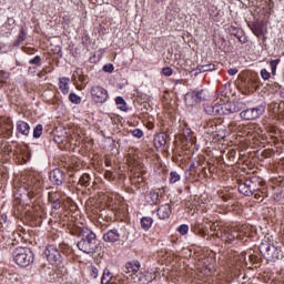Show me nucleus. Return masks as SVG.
<instances>
[{"label":"nucleus","instance_id":"1","mask_svg":"<svg viewBox=\"0 0 284 284\" xmlns=\"http://www.w3.org/2000/svg\"><path fill=\"white\" fill-rule=\"evenodd\" d=\"M125 278H131L134 283L148 284L152 282V273H141V263L139 261L128 262L123 268Z\"/></svg>","mask_w":284,"mask_h":284},{"label":"nucleus","instance_id":"2","mask_svg":"<svg viewBox=\"0 0 284 284\" xmlns=\"http://www.w3.org/2000/svg\"><path fill=\"white\" fill-rule=\"evenodd\" d=\"M78 248L84 254H94L99 250V242L97 241V234L89 229H83L80 233V241L78 242Z\"/></svg>","mask_w":284,"mask_h":284},{"label":"nucleus","instance_id":"3","mask_svg":"<svg viewBox=\"0 0 284 284\" xmlns=\"http://www.w3.org/2000/svg\"><path fill=\"white\" fill-rule=\"evenodd\" d=\"M265 185L263 178L253 175L239 184V192L244 196H253L255 192H258Z\"/></svg>","mask_w":284,"mask_h":284},{"label":"nucleus","instance_id":"4","mask_svg":"<svg viewBox=\"0 0 284 284\" xmlns=\"http://www.w3.org/2000/svg\"><path fill=\"white\" fill-rule=\"evenodd\" d=\"M258 251L267 263H276V261L283 258V252L281 248L274 246V244H271L267 240L260 244Z\"/></svg>","mask_w":284,"mask_h":284},{"label":"nucleus","instance_id":"5","mask_svg":"<svg viewBox=\"0 0 284 284\" xmlns=\"http://www.w3.org/2000/svg\"><path fill=\"white\" fill-rule=\"evenodd\" d=\"M13 261L19 267H29L34 263V253L29 247H17L12 252Z\"/></svg>","mask_w":284,"mask_h":284},{"label":"nucleus","instance_id":"6","mask_svg":"<svg viewBox=\"0 0 284 284\" xmlns=\"http://www.w3.org/2000/svg\"><path fill=\"white\" fill-rule=\"evenodd\" d=\"M217 115L225 116L230 114H236V112H241L245 110V103L241 101H229L223 104H217Z\"/></svg>","mask_w":284,"mask_h":284},{"label":"nucleus","instance_id":"7","mask_svg":"<svg viewBox=\"0 0 284 284\" xmlns=\"http://www.w3.org/2000/svg\"><path fill=\"white\" fill-rule=\"evenodd\" d=\"M263 106H255V108H248V109H243L240 112V118L243 121H256V119H260L263 116Z\"/></svg>","mask_w":284,"mask_h":284},{"label":"nucleus","instance_id":"8","mask_svg":"<svg viewBox=\"0 0 284 284\" xmlns=\"http://www.w3.org/2000/svg\"><path fill=\"white\" fill-rule=\"evenodd\" d=\"M48 190H50L48 193V201L51 203V207L53 210H61V199L63 196V192L54 190L53 186H49Z\"/></svg>","mask_w":284,"mask_h":284},{"label":"nucleus","instance_id":"9","mask_svg":"<svg viewBox=\"0 0 284 284\" xmlns=\"http://www.w3.org/2000/svg\"><path fill=\"white\" fill-rule=\"evenodd\" d=\"M44 254L50 265H59V263H61V253L57 246L52 244L48 245L44 250Z\"/></svg>","mask_w":284,"mask_h":284},{"label":"nucleus","instance_id":"10","mask_svg":"<svg viewBox=\"0 0 284 284\" xmlns=\"http://www.w3.org/2000/svg\"><path fill=\"white\" fill-rule=\"evenodd\" d=\"M91 98L94 103L103 104L105 101H108V90L101 85H93L91 88Z\"/></svg>","mask_w":284,"mask_h":284},{"label":"nucleus","instance_id":"11","mask_svg":"<svg viewBox=\"0 0 284 284\" xmlns=\"http://www.w3.org/2000/svg\"><path fill=\"white\" fill-rule=\"evenodd\" d=\"M49 180L51 181L52 185L61 187V185L65 183V172H63L61 169H53L49 173Z\"/></svg>","mask_w":284,"mask_h":284},{"label":"nucleus","instance_id":"12","mask_svg":"<svg viewBox=\"0 0 284 284\" xmlns=\"http://www.w3.org/2000/svg\"><path fill=\"white\" fill-rule=\"evenodd\" d=\"M168 143V134L165 132H160L154 136L153 145L156 150H163Z\"/></svg>","mask_w":284,"mask_h":284},{"label":"nucleus","instance_id":"13","mask_svg":"<svg viewBox=\"0 0 284 284\" xmlns=\"http://www.w3.org/2000/svg\"><path fill=\"white\" fill-rule=\"evenodd\" d=\"M42 190H43V180L41 178H32L31 191H30L32 196H38V194H41Z\"/></svg>","mask_w":284,"mask_h":284},{"label":"nucleus","instance_id":"14","mask_svg":"<svg viewBox=\"0 0 284 284\" xmlns=\"http://www.w3.org/2000/svg\"><path fill=\"white\" fill-rule=\"evenodd\" d=\"M156 212L159 219H161V221H165L166 219H170L172 214V206L170 204H162Z\"/></svg>","mask_w":284,"mask_h":284},{"label":"nucleus","instance_id":"15","mask_svg":"<svg viewBox=\"0 0 284 284\" xmlns=\"http://www.w3.org/2000/svg\"><path fill=\"white\" fill-rule=\"evenodd\" d=\"M206 130L209 134H219L221 132V120L215 119L206 123Z\"/></svg>","mask_w":284,"mask_h":284},{"label":"nucleus","instance_id":"16","mask_svg":"<svg viewBox=\"0 0 284 284\" xmlns=\"http://www.w3.org/2000/svg\"><path fill=\"white\" fill-rule=\"evenodd\" d=\"M2 276L6 278V281H8V283L11 284H17L19 281H21V275L14 271H3Z\"/></svg>","mask_w":284,"mask_h":284},{"label":"nucleus","instance_id":"17","mask_svg":"<svg viewBox=\"0 0 284 284\" xmlns=\"http://www.w3.org/2000/svg\"><path fill=\"white\" fill-rule=\"evenodd\" d=\"M119 239H121V235L119 234V231H116L115 229L110 230L103 234V241H105V243H116Z\"/></svg>","mask_w":284,"mask_h":284},{"label":"nucleus","instance_id":"18","mask_svg":"<svg viewBox=\"0 0 284 284\" xmlns=\"http://www.w3.org/2000/svg\"><path fill=\"white\" fill-rule=\"evenodd\" d=\"M144 199L148 205H159L160 203L159 193L154 191L146 193Z\"/></svg>","mask_w":284,"mask_h":284},{"label":"nucleus","instance_id":"19","mask_svg":"<svg viewBox=\"0 0 284 284\" xmlns=\"http://www.w3.org/2000/svg\"><path fill=\"white\" fill-rule=\"evenodd\" d=\"M70 78H60L59 79V90L62 94H68L70 92Z\"/></svg>","mask_w":284,"mask_h":284},{"label":"nucleus","instance_id":"20","mask_svg":"<svg viewBox=\"0 0 284 284\" xmlns=\"http://www.w3.org/2000/svg\"><path fill=\"white\" fill-rule=\"evenodd\" d=\"M17 130L23 136H28V134H30V124H28V122L19 121L17 123Z\"/></svg>","mask_w":284,"mask_h":284},{"label":"nucleus","instance_id":"21","mask_svg":"<svg viewBox=\"0 0 284 284\" xmlns=\"http://www.w3.org/2000/svg\"><path fill=\"white\" fill-rule=\"evenodd\" d=\"M101 284H116V282H114V276L112 275V272H110V270H104L101 278Z\"/></svg>","mask_w":284,"mask_h":284},{"label":"nucleus","instance_id":"22","mask_svg":"<svg viewBox=\"0 0 284 284\" xmlns=\"http://www.w3.org/2000/svg\"><path fill=\"white\" fill-rule=\"evenodd\" d=\"M192 231L194 232V234H197V236H202V239H205L207 234L203 229V224H201L200 222H195L194 226L192 227Z\"/></svg>","mask_w":284,"mask_h":284},{"label":"nucleus","instance_id":"23","mask_svg":"<svg viewBox=\"0 0 284 284\" xmlns=\"http://www.w3.org/2000/svg\"><path fill=\"white\" fill-rule=\"evenodd\" d=\"M131 183H132V185H143V183H145V180L143 179V174L134 173L131 176Z\"/></svg>","mask_w":284,"mask_h":284},{"label":"nucleus","instance_id":"24","mask_svg":"<svg viewBox=\"0 0 284 284\" xmlns=\"http://www.w3.org/2000/svg\"><path fill=\"white\" fill-rule=\"evenodd\" d=\"M254 194V199H256V201H263V199H265V196H267V186H262L261 190L256 191Z\"/></svg>","mask_w":284,"mask_h":284},{"label":"nucleus","instance_id":"25","mask_svg":"<svg viewBox=\"0 0 284 284\" xmlns=\"http://www.w3.org/2000/svg\"><path fill=\"white\" fill-rule=\"evenodd\" d=\"M268 112L272 114H281V103L273 101L268 104Z\"/></svg>","mask_w":284,"mask_h":284},{"label":"nucleus","instance_id":"26","mask_svg":"<svg viewBox=\"0 0 284 284\" xmlns=\"http://www.w3.org/2000/svg\"><path fill=\"white\" fill-rule=\"evenodd\" d=\"M217 104H204V111L206 112V114L211 115V116H216L217 115Z\"/></svg>","mask_w":284,"mask_h":284},{"label":"nucleus","instance_id":"27","mask_svg":"<svg viewBox=\"0 0 284 284\" xmlns=\"http://www.w3.org/2000/svg\"><path fill=\"white\" fill-rule=\"evenodd\" d=\"M153 222H154V220H152V217H142L141 219V227H142V230L148 232V230H150V227H152V223Z\"/></svg>","mask_w":284,"mask_h":284},{"label":"nucleus","instance_id":"28","mask_svg":"<svg viewBox=\"0 0 284 284\" xmlns=\"http://www.w3.org/2000/svg\"><path fill=\"white\" fill-rule=\"evenodd\" d=\"M210 230H211V232H214L212 234V236H217V239H221V236H223V232L221 231V226H219V224H216L214 222L211 223Z\"/></svg>","mask_w":284,"mask_h":284},{"label":"nucleus","instance_id":"29","mask_svg":"<svg viewBox=\"0 0 284 284\" xmlns=\"http://www.w3.org/2000/svg\"><path fill=\"white\" fill-rule=\"evenodd\" d=\"M115 103L116 105H119V110H121L122 112H128V104L125 103L123 97H118L115 99Z\"/></svg>","mask_w":284,"mask_h":284},{"label":"nucleus","instance_id":"30","mask_svg":"<svg viewBox=\"0 0 284 284\" xmlns=\"http://www.w3.org/2000/svg\"><path fill=\"white\" fill-rule=\"evenodd\" d=\"M192 97L196 103H201V101H205V95L203 94V90L193 91Z\"/></svg>","mask_w":284,"mask_h":284},{"label":"nucleus","instance_id":"31","mask_svg":"<svg viewBox=\"0 0 284 284\" xmlns=\"http://www.w3.org/2000/svg\"><path fill=\"white\" fill-rule=\"evenodd\" d=\"M90 181H91L90 174L84 173V174H82V176L80 178L79 184H80V185H83L84 187H88V186H90Z\"/></svg>","mask_w":284,"mask_h":284},{"label":"nucleus","instance_id":"32","mask_svg":"<svg viewBox=\"0 0 284 284\" xmlns=\"http://www.w3.org/2000/svg\"><path fill=\"white\" fill-rule=\"evenodd\" d=\"M233 37H236V39L240 41V43H247V36H245V32L239 30Z\"/></svg>","mask_w":284,"mask_h":284},{"label":"nucleus","instance_id":"33","mask_svg":"<svg viewBox=\"0 0 284 284\" xmlns=\"http://www.w3.org/2000/svg\"><path fill=\"white\" fill-rule=\"evenodd\" d=\"M199 72H212V70H215V65L210 64H203L197 67Z\"/></svg>","mask_w":284,"mask_h":284},{"label":"nucleus","instance_id":"34","mask_svg":"<svg viewBox=\"0 0 284 284\" xmlns=\"http://www.w3.org/2000/svg\"><path fill=\"white\" fill-rule=\"evenodd\" d=\"M179 181H181V174H179V172L176 171H172L170 173V183L174 184V183H179Z\"/></svg>","mask_w":284,"mask_h":284},{"label":"nucleus","instance_id":"35","mask_svg":"<svg viewBox=\"0 0 284 284\" xmlns=\"http://www.w3.org/2000/svg\"><path fill=\"white\" fill-rule=\"evenodd\" d=\"M27 39L26 29H20V34L18 36V39L16 41L17 45H21Z\"/></svg>","mask_w":284,"mask_h":284},{"label":"nucleus","instance_id":"36","mask_svg":"<svg viewBox=\"0 0 284 284\" xmlns=\"http://www.w3.org/2000/svg\"><path fill=\"white\" fill-rule=\"evenodd\" d=\"M41 134H43V125L38 124L33 129V139H41Z\"/></svg>","mask_w":284,"mask_h":284},{"label":"nucleus","instance_id":"37","mask_svg":"<svg viewBox=\"0 0 284 284\" xmlns=\"http://www.w3.org/2000/svg\"><path fill=\"white\" fill-rule=\"evenodd\" d=\"M69 101L75 105H79V103H81V97L77 95V93H70Z\"/></svg>","mask_w":284,"mask_h":284},{"label":"nucleus","instance_id":"38","mask_svg":"<svg viewBox=\"0 0 284 284\" xmlns=\"http://www.w3.org/2000/svg\"><path fill=\"white\" fill-rule=\"evenodd\" d=\"M252 32L253 34H255V37H263V29L261 28V26L254 24L252 28Z\"/></svg>","mask_w":284,"mask_h":284},{"label":"nucleus","instance_id":"39","mask_svg":"<svg viewBox=\"0 0 284 284\" xmlns=\"http://www.w3.org/2000/svg\"><path fill=\"white\" fill-rule=\"evenodd\" d=\"M178 232H180V234H182V236H185V234H187V232H190V226H187V224H182L178 227Z\"/></svg>","mask_w":284,"mask_h":284},{"label":"nucleus","instance_id":"40","mask_svg":"<svg viewBox=\"0 0 284 284\" xmlns=\"http://www.w3.org/2000/svg\"><path fill=\"white\" fill-rule=\"evenodd\" d=\"M278 63H281V59L270 61L272 74H274L276 72V65H278Z\"/></svg>","mask_w":284,"mask_h":284},{"label":"nucleus","instance_id":"41","mask_svg":"<svg viewBox=\"0 0 284 284\" xmlns=\"http://www.w3.org/2000/svg\"><path fill=\"white\" fill-rule=\"evenodd\" d=\"M262 156H264V159H271V156H274V150L272 149H266L262 152Z\"/></svg>","mask_w":284,"mask_h":284},{"label":"nucleus","instance_id":"42","mask_svg":"<svg viewBox=\"0 0 284 284\" xmlns=\"http://www.w3.org/2000/svg\"><path fill=\"white\" fill-rule=\"evenodd\" d=\"M29 63L30 65H41V55H36Z\"/></svg>","mask_w":284,"mask_h":284},{"label":"nucleus","instance_id":"43","mask_svg":"<svg viewBox=\"0 0 284 284\" xmlns=\"http://www.w3.org/2000/svg\"><path fill=\"white\" fill-rule=\"evenodd\" d=\"M173 73H174V70H172V68L170 67H164L162 69V74H164V77H172Z\"/></svg>","mask_w":284,"mask_h":284},{"label":"nucleus","instance_id":"44","mask_svg":"<svg viewBox=\"0 0 284 284\" xmlns=\"http://www.w3.org/2000/svg\"><path fill=\"white\" fill-rule=\"evenodd\" d=\"M132 136L135 139H141L143 136V131L141 129H134L131 131Z\"/></svg>","mask_w":284,"mask_h":284},{"label":"nucleus","instance_id":"45","mask_svg":"<svg viewBox=\"0 0 284 284\" xmlns=\"http://www.w3.org/2000/svg\"><path fill=\"white\" fill-rule=\"evenodd\" d=\"M240 30H241V28H237V27H234V26H231L229 28V32H230L231 37H234Z\"/></svg>","mask_w":284,"mask_h":284},{"label":"nucleus","instance_id":"46","mask_svg":"<svg viewBox=\"0 0 284 284\" xmlns=\"http://www.w3.org/2000/svg\"><path fill=\"white\" fill-rule=\"evenodd\" d=\"M103 72H110V73L114 72V65L113 64H105L103 67Z\"/></svg>","mask_w":284,"mask_h":284},{"label":"nucleus","instance_id":"47","mask_svg":"<svg viewBox=\"0 0 284 284\" xmlns=\"http://www.w3.org/2000/svg\"><path fill=\"white\" fill-rule=\"evenodd\" d=\"M261 77H262V79H264V81H267V79H270L271 74L267 70L263 69L261 71Z\"/></svg>","mask_w":284,"mask_h":284},{"label":"nucleus","instance_id":"48","mask_svg":"<svg viewBox=\"0 0 284 284\" xmlns=\"http://www.w3.org/2000/svg\"><path fill=\"white\" fill-rule=\"evenodd\" d=\"M104 179H106V181H112L114 179V173H112L111 171H105Z\"/></svg>","mask_w":284,"mask_h":284},{"label":"nucleus","instance_id":"49","mask_svg":"<svg viewBox=\"0 0 284 284\" xmlns=\"http://www.w3.org/2000/svg\"><path fill=\"white\" fill-rule=\"evenodd\" d=\"M0 79H10V72L4 71V70H0Z\"/></svg>","mask_w":284,"mask_h":284},{"label":"nucleus","instance_id":"50","mask_svg":"<svg viewBox=\"0 0 284 284\" xmlns=\"http://www.w3.org/2000/svg\"><path fill=\"white\" fill-rule=\"evenodd\" d=\"M258 261V257L256 255H248V262L251 265H254Z\"/></svg>","mask_w":284,"mask_h":284},{"label":"nucleus","instance_id":"51","mask_svg":"<svg viewBox=\"0 0 284 284\" xmlns=\"http://www.w3.org/2000/svg\"><path fill=\"white\" fill-rule=\"evenodd\" d=\"M91 276L93 277V278H97V276H99V270H97V267H94V266H92L91 267Z\"/></svg>","mask_w":284,"mask_h":284},{"label":"nucleus","instance_id":"52","mask_svg":"<svg viewBox=\"0 0 284 284\" xmlns=\"http://www.w3.org/2000/svg\"><path fill=\"white\" fill-rule=\"evenodd\" d=\"M220 199H222V201H224V203H227V201L230 200V195L227 194H223V193H219Z\"/></svg>","mask_w":284,"mask_h":284},{"label":"nucleus","instance_id":"53","mask_svg":"<svg viewBox=\"0 0 284 284\" xmlns=\"http://www.w3.org/2000/svg\"><path fill=\"white\" fill-rule=\"evenodd\" d=\"M225 236H226L227 241H230V243H232V241H234L236 239V235H232V234H230V232L225 233Z\"/></svg>","mask_w":284,"mask_h":284},{"label":"nucleus","instance_id":"54","mask_svg":"<svg viewBox=\"0 0 284 284\" xmlns=\"http://www.w3.org/2000/svg\"><path fill=\"white\" fill-rule=\"evenodd\" d=\"M227 72H229L230 77H234V74H239V69H235V68L229 69Z\"/></svg>","mask_w":284,"mask_h":284},{"label":"nucleus","instance_id":"55","mask_svg":"<svg viewBox=\"0 0 284 284\" xmlns=\"http://www.w3.org/2000/svg\"><path fill=\"white\" fill-rule=\"evenodd\" d=\"M229 130H231L232 132H235V130H236V122H231L229 124Z\"/></svg>","mask_w":284,"mask_h":284},{"label":"nucleus","instance_id":"56","mask_svg":"<svg viewBox=\"0 0 284 284\" xmlns=\"http://www.w3.org/2000/svg\"><path fill=\"white\" fill-rule=\"evenodd\" d=\"M79 81H81L83 83V81H85V75H80Z\"/></svg>","mask_w":284,"mask_h":284},{"label":"nucleus","instance_id":"57","mask_svg":"<svg viewBox=\"0 0 284 284\" xmlns=\"http://www.w3.org/2000/svg\"><path fill=\"white\" fill-rule=\"evenodd\" d=\"M10 21H11L12 23H14V19L9 18V19H8V22H10Z\"/></svg>","mask_w":284,"mask_h":284},{"label":"nucleus","instance_id":"58","mask_svg":"<svg viewBox=\"0 0 284 284\" xmlns=\"http://www.w3.org/2000/svg\"><path fill=\"white\" fill-rule=\"evenodd\" d=\"M158 3H163L165 0H155Z\"/></svg>","mask_w":284,"mask_h":284},{"label":"nucleus","instance_id":"59","mask_svg":"<svg viewBox=\"0 0 284 284\" xmlns=\"http://www.w3.org/2000/svg\"><path fill=\"white\" fill-rule=\"evenodd\" d=\"M192 210H193V213H191V214H194L196 212V209H194V207L191 209V212H192Z\"/></svg>","mask_w":284,"mask_h":284},{"label":"nucleus","instance_id":"60","mask_svg":"<svg viewBox=\"0 0 284 284\" xmlns=\"http://www.w3.org/2000/svg\"><path fill=\"white\" fill-rule=\"evenodd\" d=\"M176 83H183V80H178Z\"/></svg>","mask_w":284,"mask_h":284},{"label":"nucleus","instance_id":"61","mask_svg":"<svg viewBox=\"0 0 284 284\" xmlns=\"http://www.w3.org/2000/svg\"><path fill=\"white\" fill-rule=\"evenodd\" d=\"M3 48L0 45V51L2 50Z\"/></svg>","mask_w":284,"mask_h":284},{"label":"nucleus","instance_id":"62","mask_svg":"<svg viewBox=\"0 0 284 284\" xmlns=\"http://www.w3.org/2000/svg\"><path fill=\"white\" fill-rule=\"evenodd\" d=\"M0 103H1V98H0Z\"/></svg>","mask_w":284,"mask_h":284},{"label":"nucleus","instance_id":"63","mask_svg":"<svg viewBox=\"0 0 284 284\" xmlns=\"http://www.w3.org/2000/svg\"><path fill=\"white\" fill-rule=\"evenodd\" d=\"M58 1V3H59V0H57Z\"/></svg>","mask_w":284,"mask_h":284}]
</instances>
